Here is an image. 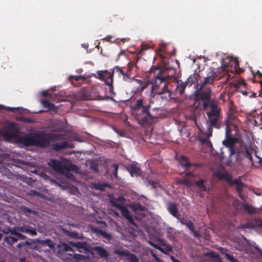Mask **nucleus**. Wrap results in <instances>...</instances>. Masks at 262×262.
I'll use <instances>...</instances> for the list:
<instances>
[{"label": "nucleus", "mask_w": 262, "mask_h": 262, "mask_svg": "<svg viewBox=\"0 0 262 262\" xmlns=\"http://www.w3.org/2000/svg\"><path fill=\"white\" fill-rule=\"evenodd\" d=\"M207 83H196V84L194 85L196 89L194 104L196 107H202L204 110H206L209 106L211 107V111L206 113L209 124L208 125L207 130L202 131L203 134L207 137L204 139V142H207L208 138L212 136V126L220 128V124L218 122L222 118L220 109L218 108V102L217 100L211 99V92Z\"/></svg>", "instance_id": "obj_1"}, {"label": "nucleus", "mask_w": 262, "mask_h": 262, "mask_svg": "<svg viewBox=\"0 0 262 262\" xmlns=\"http://www.w3.org/2000/svg\"><path fill=\"white\" fill-rule=\"evenodd\" d=\"M243 71L239 67L237 59L233 57H227L223 59L221 67L216 71L210 70L203 82H213L222 78H225L223 82H228L230 78L232 79L234 76L239 75Z\"/></svg>", "instance_id": "obj_2"}, {"label": "nucleus", "mask_w": 262, "mask_h": 262, "mask_svg": "<svg viewBox=\"0 0 262 262\" xmlns=\"http://www.w3.org/2000/svg\"><path fill=\"white\" fill-rule=\"evenodd\" d=\"M63 136L56 134H47L38 133L33 136L21 135L17 137V141L23 145H29L46 147L52 141H57L63 139Z\"/></svg>", "instance_id": "obj_3"}, {"label": "nucleus", "mask_w": 262, "mask_h": 262, "mask_svg": "<svg viewBox=\"0 0 262 262\" xmlns=\"http://www.w3.org/2000/svg\"><path fill=\"white\" fill-rule=\"evenodd\" d=\"M146 76L148 79L146 82H156L157 80L161 82L165 80L182 82L180 79L181 75L176 69L171 67L162 68L159 66H152Z\"/></svg>", "instance_id": "obj_4"}, {"label": "nucleus", "mask_w": 262, "mask_h": 262, "mask_svg": "<svg viewBox=\"0 0 262 262\" xmlns=\"http://www.w3.org/2000/svg\"><path fill=\"white\" fill-rule=\"evenodd\" d=\"M143 101L139 99L134 106V111L136 112L138 119L144 124L154 123L158 118V116L154 113V110L151 112L149 111V106H143Z\"/></svg>", "instance_id": "obj_5"}, {"label": "nucleus", "mask_w": 262, "mask_h": 262, "mask_svg": "<svg viewBox=\"0 0 262 262\" xmlns=\"http://www.w3.org/2000/svg\"><path fill=\"white\" fill-rule=\"evenodd\" d=\"M64 161H66L64 159L61 161L51 160L48 164L57 172L65 175L70 179L74 177V176L70 172L71 170L75 171L76 173H80L79 167L75 165L69 164L67 162H64ZM66 162H68V161L66 160Z\"/></svg>", "instance_id": "obj_6"}, {"label": "nucleus", "mask_w": 262, "mask_h": 262, "mask_svg": "<svg viewBox=\"0 0 262 262\" xmlns=\"http://www.w3.org/2000/svg\"><path fill=\"white\" fill-rule=\"evenodd\" d=\"M215 175L220 179H224L228 182L230 185L235 186L239 197L244 201L247 198V195L244 193V190L247 186L243 183L239 179L232 180L231 175L224 170L216 171Z\"/></svg>", "instance_id": "obj_7"}, {"label": "nucleus", "mask_w": 262, "mask_h": 262, "mask_svg": "<svg viewBox=\"0 0 262 262\" xmlns=\"http://www.w3.org/2000/svg\"><path fill=\"white\" fill-rule=\"evenodd\" d=\"M94 76L96 78L104 82H113V73L112 69L110 71L107 70L98 71Z\"/></svg>", "instance_id": "obj_8"}, {"label": "nucleus", "mask_w": 262, "mask_h": 262, "mask_svg": "<svg viewBox=\"0 0 262 262\" xmlns=\"http://www.w3.org/2000/svg\"><path fill=\"white\" fill-rule=\"evenodd\" d=\"M112 71L113 74H118V80L127 81L132 78L131 75L129 74V72L124 71L123 68L116 66L112 69Z\"/></svg>", "instance_id": "obj_9"}, {"label": "nucleus", "mask_w": 262, "mask_h": 262, "mask_svg": "<svg viewBox=\"0 0 262 262\" xmlns=\"http://www.w3.org/2000/svg\"><path fill=\"white\" fill-rule=\"evenodd\" d=\"M167 208L169 213L177 219H180L181 214L179 212L178 206L176 203L168 202Z\"/></svg>", "instance_id": "obj_10"}, {"label": "nucleus", "mask_w": 262, "mask_h": 262, "mask_svg": "<svg viewBox=\"0 0 262 262\" xmlns=\"http://www.w3.org/2000/svg\"><path fill=\"white\" fill-rule=\"evenodd\" d=\"M194 184L196 186L198 191L200 193L202 192H206L209 190V187L208 184H207V181L205 180L200 179L194 182Z\"/></svg>", "instance_id": "obj_11"}, {"label": "nucleus", "mask_w": 262, "mask_h": 262, "mask_svg": "<svg viewBox=\"0 0 262 262\" xmlns=\"http://www.w3.org/2000/svg\"><path fill=\"white\" fill-rule=\"evenodd\" d=\"M101 258H107L110 255L107 250L101 246H96L92 248Z\"/></svg>", "instance_id": "obj_12"}, {"label": "nucleus", "mask_w": 262, "mask_h": 262, "mask_svg": "<svg viewBox=\"0 0 262 262\" xmlns=\"http://www.w3.org/2000/svg\"><path fill=\"white\" fill-rule=\"evenodd\" d=\"M16 230L23 233H28L31 235L34 236L37 234V232L32 227L28 225H24L22 226L16 227Z\"/></svg>", "instance_id": "obj_13"}, {"label": "nucleus", "mask_w": 262, "mask_h": 262, "mask_svg": "<svg viewBox=\"0 0 262 262\" xmlns=\"http://www.w3.org/2000/svg\"><path fill=\"white\" fill-rule=\"evenodd\" d=\"M235 120L236 117L232 113H230L228 114V118L224 122V123L226 126V130L227 133H228V132L229 125H236V123H235Z\"/></svg>", "instance_id": "obj_14"}, {"label": "nucleus", "mask_w": 262, "mask_h": 262, "mask_svg": "<svg viewBox=\"0 0 262 262\" xmlns=\"http://www.w3.org/2000/svg\"><path fill=\"white\" fill-rule=\"evenodd\" d=\"M128 169L132 176H139L141 174V170L137 163H132L128 166Z\"/></svg>", "instance_id": "obj_15"}, {"label": "nucleus", "mask_w": 262, "mask_h": 262, "mask_svg": "<svg viewBox=\"0 0 262 262\" xmlns=\"http://www.w3.org/2000/svg\"><path fill=\"white\" fill-rule=\"evenodd\" d=\"M121 211L122 215L126 219V220L131 224H134V222L133 217L130 215L128 210L124 206L120 210Z\"/></svg>", "instance_id": "obj_16"}, {"label": "nucleus", "mask_w": 262, "mask_h": 262, "mask_svg": "<svg viewBox=\"0 0 262 262\" xmlns=\"http://www.w3.org/2000/svg\"><path fill=\"white\" fill-rule=\"evenodd\" d=\"M223 144L226 146L229 152V155L231 156L235 151H234V143L232 140H224L223 141Z\"/></svg>", "instance_id": "obj_17"}, {"label": "nucleus", "mask_w": 262, "mask_h": 262, "mask_svg": "<svg viewBox=\"0 0 262 262\" xmlns=\"http://www.w3.org/2000/svg\"><path fill=\"white\" fill-rule=\"evenodd\" d=\"M68 146V143L66 141H62L59 143H56L52 145V148L55 150H59L64 149Z\"/></svg>", "instance_id": "obj_18"}, {"label": "nucleus", "mask_w": 262, "mask_h": 262, "mask_svg": "<svg viewBox=\"0 0 262 262\" xmlns=\"http://www.w3.org/2000/svg\"><path fill=\"white\" fill-rule=\"evenodd\" d=\"M201 75L198 72H195L193 75H191L185 82H198L201 80Z\"/></svg>", "instance_id": "obj_19"}, {"label": "nucleus", "mask_w": 262, "mask_h": 262, "mask_svg": "<svg viewBox=\"0 0 262 262\" xmlns=\"http://www.w3.org/2000/svg\"><path fill=\"white\" fill-rule=\"evenodd\" d=\"M129 207L134 211H145V207L140 203H134L129 206Z\"/></svg>", "instance_id": "obj_20"}, {"label": "nucleus", "mask_w": 262, "mask_h": 262, "mask_svg": "<svg viewBox=\"0 0 262 262\" xmlns=\"http://www.w3.org/2000/svg\"><path fill=\"white\" fill-rule=\"evenodd\" d=\"M114 253L120 256H124L126 258L130 252L126 249H117L114 251Z\"/></svg>", "instance_id": "obj_21"}, {"label": "nucleus", "mask_w": 262, "mask_h": 262, "mask_svg": "<svg viewBox=\"0 0 262 262\" xmlns=\"http://www.w3.org/2000/svg\"><path fill=\"white\" fill-rule=\"evenodd\" d=\"M58 249L60 251H72L73 252V250L71 247V246L69 245H68L66 243H60L58 246Z\"/></svg>", "instance_id": "obj_22"}, {"label": "nucleus", "mask_w": 262, "mask_h": 262, "mask_svg": "<svg viewBox=\"0 0 262 262\" xmlns=\"http://www.w3.org/2000/svg\"><path fill=\"white\" fill-rule=\"evenodd\" d=\"M187 83H176V91L182 95L183 94Z\"/></svg>", "instance_id": "obj_23"}, {"label": "nucleus", "mask_w": 262, "mask_h": 262, "mask_svg": "<svg viewBox=\"0 0 262 262\" xmlns=\"http://www.w3.org/2000/svg\"><path fill=\"white\" fill-rule=\"evenodd\" d=\"M70 245L73 247H76L78 249H85L86 247V243L84 242H70Z\"/></svg>", "instance_id": "obj_24"}, {"label": "nucleus", "mask_w": 262, "mask_h": 262, "mask_svg": "<svg viewBox=\"0 0 262 262\" xmlns=\"http://www.w3.org/2000/svg\"><path fill=\"white\" fill-rule=\"evenodd\" d=\"M180 164L182 167H184L186 169L190 165V164L188 161L187 158L184 156H182L180 158Z\"/></svg>", "instance_id": "obj_25"}, {"label": "nucleus", "mask_w": 262, "mask_h": 262, "mask_svg": "<svg viewBox=\"0 0 262 262\" xmlns=\"http://www.w3.org/2000/svg\"><path fill=\"white\" fill-rule=\"evenodd\" d=\"M37 242L42 245H46L50 248H54V244L50 239H47L44 240H38Z\"/></svg>", "instance_id": "obj_26"}, {"label": "nucleus", "mask_w": 262, "mask_h": 262, "mask_svg": "<svg viewBox=\"0 0 262 262\" xmlns=\"http://www.w3.org/2000/svg\"><path fill=\"white\" fill-rule=\"evenodd\" d=\"M207 255L211 258H213V260L216 262H222L220 255L214 252H208Z\"/></svg>", "instance_id": "obj_27"}, {"label": "nucleus", "mask_w": 262, "mask_h": 262, "mask_svg": "<svg viewBox=\"0 0 262 262\" xmlns=\"http://www.w3.org/2000/svg\"><path fill=\"white\" fill-rule=\"evenodd\" d=\"M242 206L245 211L249 214L254 213L255 212V209L251 206L247 204H242Z\"/></svg>", "instance_id": "obj_28"}, {"label": "nucleus", "mask_w": 262, "mask_h": 262, "mask_svg": "<svg viewBox=\"0 0 262 262\" xmlns=\"http://www.w3.org/2000/svg\"><path fill=\"white\" fill-rule=\"evenodd\" d=\"M19 232V231H18V230H16V228L15 227L13 228L10 230V233L11 234L16 236L20 239H25L26 236L21 233H20Z\"/></svg>", "instance_id": "obj_29"}, {"label": "nucleus", "mask_w": 262, "mask_h": 262, "mask_svg": "<svg viewBox=\"0 0 262 262\" xmlns=\"http://www.w3.org/2000/svg\"><path fill=\"white\" fill-rule=\"evenodd\" d=\"M40 102L44 108L49 109H53L54 108V105L47 100H41Z\"/></svg>", "instance_id": "obj_30"}, {"label": "nucleus", "mask_w": 262, "mask_h": 262, "mask_svg": "<svg viewBox=\"0 0 262 262\" xmlns=\"http://www.w3.org/2000/svg\"><path fill=\"white\" fill-rule=\"evenodd\" d=\"M177 183L178 184H185L188 186H191L192 184V180L189 179V178H185L181 180H179L178 181Z\"/></svg>", "instance_id": "obj_31"}, {"label": "nucleus", "mask_w": 262, "mask_h": 262, "mask_svg": "<svg viewBox=\"0 0 262 262\" xmlns=\"http://www.w3.org/2000/svg\"><path fill=\"white\" fill-rule=\"evenodd\" d=\"M129 262H139V260L137 256L133 253H129L126 259Z\"/></svg>", "instance_id": "obj_32"}, {"label": "nucleus", "mask_w": 262, "mask_h": 262, "mask_svg": "<svg viewBox=\"0 0 262 262\" xmlns=\"http://www.w3.org/2000/svg\"><path fill=\"white\" fill-rule=\"evenodd\" d=\"M69 80L70 81V82H73V81L74 80L76 81H78L80 80H84L85 77L83 76L82 75H78V76H73L70 75L69 77Z\"/></svg>", "instance_id": "obj_33"}, {"label": "nucleus", "mask_w": 262, "mask_h": 262, "mask_svg": "<svg viewBox=\"0 0 262 262\" xmlns=\"http://www.w3.org/2000/svg\"><path fill=\"white\" fill-rule=\"evenodd\" d=\"M116 199H112L110 200V203L112 207H115L119 210H120L123 206L122 205L119 204L117 203Z\"/></svg>", "instance_id": "obj_34"}, {"label": "nucleus", "mask_w": 262, "mask_h": 262, "mask_svg": "<svg viewBox=\"0 0 262 262\" xmlns=\"http://www.w3.org/2000/svg\"><path fill=\"white\" fill-rule=\"evenodd\" d=\"M239 153L242 154L243 155V156L248 158L250 161H252L251 154L247 148L244 149V150H242L241 151H239Z\"/></svg>", "instance_id": "obj_35"}, {"label": "nucleus", "mask_w": 262, "mask_h": 262, "mask_svg": "<svg viewBox=\"0 0 262 262\" xmlns=\"http://www.w3.org/2000/svg\"><path fill=\"white\" fill-rule=\"evenodd\" d=\"M17 241V238L10 236L5 238V241L10 245H12L16 243Z\"/></svg>", "instance_id": "obj_36"}, {"label": "nucleus", "mask_w": 262, "mask_h": 262, "mask_svg": "<svg viewBox=\"0 0 262 262\" xmlns=\"http://www.w3.org/2000/svg\"><path fill=\"white\" fill-rule=\"evenodd\" d=\"M252 72L254 78L258 77L259 79V81L258 82H262V73L261 72L258 70L255 72H254L253 71H252Z\"/></svg>", "instance_id": "obj_37"}, {"label": "nucleus", "mask_w": 262, "mask_h": 262, "mask_svg": "<svg viewBox=\"0 0 262 262\" xmlns=\"http://www.w3.org/2000/svg\"><path fill=\"white\" fill-rule=\"evenodd\" d=\"M106 186H108V185H106V184H96L94 185V187L99 190H103L104 189Z\"/></svg>", "instance_id": "obj_38"}, {"label": "nucleus", "mask_w": 262, "mask_h": 262, "mask_svg": "<svg viewBox=\"0 0 262 262\" xmlns=\"http://www.w3.org/2000/svg\"><path fill=\"white\" fill-rule=\"evenodd\" d=\"M226 258L230 261V262H239L237 259H235L232 255L228 253L225 254Z\"/></svg>", "instance_id": "obj_39"}, {"label": "nucleus", "mask_w": 262, "mask_h": 262, "mask_svg": "<svg viewBox=\"0 0 262 262\" xmlns=\"http://www.w3.org/2000/svg\"><path fill=\"white\" fill-rule=\"evenodd\" d=\"M107 88H106L107 90H108L110 93L115 94L114 92V88L113 86V83H105Z\"/></svg>", "instance_id": "obj_40"}, {"label": "nucleus", "mask_w": 262, "mask_h": 262, "mask_svg": "<svg viewBox=\"0 0 262 262\" xmlns=\"http://www.w3.org/2000/svg\"><path fill=\"white\" fill-rule=\"evenodd\" d=\"M135 64L133 62H130L128 63L127 65V71H126V72H129V74L130 75V72L132 71V69L134 68Z\"/></svg>", "instance_id": "obj_41"}, {"label": "nucleus", "mask_w": 262, "mask_h": 262, "mask_svg": "<svg viewBox=\"0 0 262 262\" xmlns=\"http://www.w3.org/2000/svg\"><path fill=\"white\" fill-rule=\"evenodd\" d=\"M181 224L182 225H187V224H188V222H189V220L187 219H186L185 217H183L182 219L180 218V219H178Z\"/></svg>", "instance_id": "obj_42"}, {"label": "nucleus", "mask_w": 262, "mask_h": 262, "mask_svg": "<svg viewBox=\"0 0 262 262\" xmlns=\"http://www.w3.org/2000/svg\"><path fill=\"white\" fill-rule=\"evenodd\" d=\"M101 234L104 237L106 238L107 239H111L112 238V236L110 234L105 232L101 231Z\"/></svg>", "instance_id": "obj_43"}, {"label": "nucleus", "mask_w": 262, "mask_h": 262, "mask_svg": "<svg viewBox=\"0 0 262 262\" xmlns=\"http://www.w3.org/2000/svg\"><path fill=\"white\" fill-rule=\"evenodd\" d=\"M186 226L189 229V230L191 231H193V229H194V226L190 220L189 221V222H188V224Z\"/></svg>", "instance_id": "obj_44"}, {"label": "nucleus", "mask_w": 262, "mask_h": 262, "mask_svg": "<svg viewBox=\"0 0 262 262\" xmlns=\"http://www.w3.org/2000/svg\"><path fill=\"white\" fill-rule=\"evenodd\" d=\"M255 121L256 123H262V114L260 116L256 117V118L255 120Z\"/></svg>", "instance_id": "obj_45"}, {"label": "nucleus", "mask_w": 262, "mask_h": 262, "mask_svg": "<svg viewBox=\"0 0 262 262\" xmlns=\"http://www.w3.org/2000/svg\"><path fill=\"white\" fill-rule=\"evenodd\" d=\"M41 94L43 96H50L51 97V94H50L48 90L43 91L41 92Z\"/></svg>", "instance_id": "obj_46"}, {"label": "nucleus", "mask_w": 262, "mask_h": 262, "mask_svg": "<svg viewBox=\"0 0 262 262\" xmlns=\"http://www.w3.org/2000/svg\"><path fill=\"white\" fill-rule=\"evenodd\" d=\"M20 107H7V110L12 112H16L18 111Z\"/></svg>", "instance_id": "obj_47"}, {"label": "nucleus", "mask_w": 262, "mask_h": 262, "mask_svg": "<svg viewBox=\"0 0 262 262\" xmlns=\"http://www.w3.org/2000/svg\"><path fill=\"white\" fill-rule=\"evenodd\" d=\"M112 166L114 168V174L117 177L118 169V165L115 164H113L112 165Z\"/></svg>", "instance_id": "obj_48"}, {"label": "nucleus", "mask_w": 262, "mask_h": 262, "mask_svg": "<svg viewBox=\"0 0 262 262\" xmlns=\"http://www.w3.org/2000/svg\"><path fill=\"white\" fill-rule=\"evenodd\" d=\"M115 199L117 202H119L121 203H123L125 201V199L122 196H120L117 199Z\"/></svg>", "instance_id": "obj_49"}, {"label": "nucleus", "mask_w": 262, "mask_h": 262, "mask_svg": "<svg viewBox=\"0 0 262 262\" xmlns=\"http://www.w3.org/2000/svg\"><path fill=\"white\" fill-rule=\"evenodd\" d=\"M151 254L152 256V257H154L155 258V259L157 262H160V259L157 256V255L155 253H154L153 252H151Z\"/></svg>", "instance_id": "obj_50"}, {"label": "nucleus", "mask_w": 262, "mask_h": 262, "mask_svg": "<svg viewBox=\"0 0 262 262\" xmlns=\"http://www.w3.org/2000/svg\"><path fill=\"white\" fill-rule=\"evenodd\" d=\"M239 228H251V226L249 224H247L245 225H242L240 227H238Z\"/></svg>", "instance_id": "obj_51"}, {"label": "nucleus", "mask_w": 262, "mask_h": 262, "mask_svg": "<svg viewBox=\"0 0 262 262\" xmlns=\"http://www.w3.org/2000/svg\"><path fill=\"white\" fill-rule=\"evenodd\" d=\"M28 243L27 242H26L25 243H24V242L19 243L17 245V247L20 248L21 246H24L25 245H28Z\"/></svg>", "instance_id": "obj_52"}, {"label": "nucleus", "mask_w": 262, "mask_h": 262, "mask_svg": "<svg viewBox=\"0 0 262 262\" xmlns=\"http://www.w3.org/2000/svg\"><path fill=\"white\" fill-rule=\"evenodd\" d=\"M191 232L193 233L195 237H199L200 235L199 232L195 231L194 229H193V231H191Z\"/></svg>", "instance_id": "obj_53"}, {"label": "nucleus", "mask_w": 262, "mask_h": 262, "mask_svg": "<svg viewBox=\"0 0 262 262\" xmlns=\"http://www.w3.org/2000/svg\"><path fill=\"white\" fill-rule=\"evenodd\" d=\"M255 248L258 251L260 255L262 256V250L258 247H255Z\"/></svg>", "instance_id": "obj_54"}, {"label": "nucleus", "mask_w": 262, "mask_h": 262, "mask_svg": "<svg viewBox=\"0 0 262 262\" xmlns=\"http://www.w3.org/2000/svg\"><path fill=\"white\" fill-rule=\"evenodd\" d=\"M163 89H164V90L162 91V92H159V93H163L164 92H166L167 91V85L166 84H164V86H163Z\"/></svg>", "instance_id": "obj_55"}, {"label": "nucleus", "mask_w": 262, "mask_h": 262, "mask_svg": "<svg viewBox=\"0 0 262 262\" xmlns=\"http://www.w3.org/2000/svg\"><path fill=\"white\" fill-rule=\"evenodd\" d=\"M246 83H236V84L235 85V86L236 88H238L240 86L241 84H243V85H245Z\"/></svg>", "instance_id": "obj_56"}, {"label": "nucleus", "mask_w": 262, "mask_h": 262, "mask_svg": "<svg viewBox=\"0 0 262 262\" xmlns=\"http://www.w3.org/2000/svg\"><path fill=\"white\" fill-rule=\"evenodd\" d=\"M170 259L172 260L173 262H180L179 260L175 259L173 256H170Z\"/></svg>", "instance_id": "obj_57"}, {"label": "nucleus", "mask_w": 262, "mask_h": 262, "mask_svg": "<svg viewBox=\"0 0 262 262\" xmlns=\"http://www.w3.org/2000/svg\"><path fill=\"white\" fill-rule=\"evenodd\" d=\"M167 252H170L172 251V248L170 246H166V247L165 248Z\"/></svg>", "instance_id": "obj_58"}, {"label": "nucleus", "mask_w": 262, "mask_h": 262, "mask_svg": "<svg viewBox=\"0 0 262 262\" xmlns=\"http://www.w3.org/2000/svg\"><path fill=\"white\" fill-rule=\"evenodd\" d=\"M149 244L151 246H152V247H155V248H156V249H157V247H159L158 245H155V244H154V243H153L152 242H149Z\"/></svg>", "instance_id": "obj_59"}, {"label": "nucleus", "mask_w": 262, "mask_h": 262, "mask_svg": "<svg viewBox=\"0 0 262 262\" xmlns=\"http://www.w3.org/2000/svg\"><path fill=\"white\" fill-rule=\"evenodd\" d=\"M71 235L73 237H75L77 236L78 234L76 232H72L71 233Z\"/></svg>", "instance_id": "obj_60"}, {"label": "nucleus", "mask_w": 262, "mask_h": 262, "mask_svg": "<svg viewBox=\"0 0 262 262\" xmlns=\"http://www.w3.org/2000/svg\"><path fill=\"white\" fill-rule=\"evenodd\" d=\"M114 215L115 216L117 217H119V214L117 211H113Z\"/></svg>", "instance_id": "obj_61"}, {"label": "nucleus", "mask_w": 262, "mask_h": 262, "mask_svg": "<svg viewBox=\"0 0 262 262\" xmlns=\"http://www.w3.org/2000/svg\"><path fill=\"white\" fill-rule=\"evenodd\" d=\"M157 249H158V250H159L160 251H161L162 252H163V253H166V252H165L164 251L163 249V248H161V247H159H159H157Z\"/></svg>", "instance_id": "obj_62"}, {"label": "nucleus", "mask_w": 262, "mask_h": 262, "mask_svg": "<svg viewBox=\"0 0 262 262\" xmlns=\"http://www.w3.org/2000/svg\"><path fill=\"white\" fill-rule=\"evenodd\" d=\"M92 169H93L95 172H98V168L96 166H93L92 167Z\"/></svg>", "instance_id": "obj_63"}, {"label": "nucleus", "mask_w": 262, "mask_h": 262, "mask_svg": "<svg viewBox=\"0 0 262 262\" xmlns=\"http://www.w3.org/2000/svg\"><path fill=\"white\" fill-rule=\"evenodd\" d=\"M186 175L188 177H189L190 176H191V177L194 176L192 172H188V173H187Z\"/></svg>", "instance_id": "obj_64"}]
</instances>
